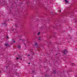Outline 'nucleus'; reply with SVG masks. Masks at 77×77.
<instances>
[{
  "label": "nucleus",
  "mask_w": 77,
  "mask_h": 77,
  "mask_svg": "<svg viewBox=\"0 0 77 77\" xmlns=\"http://www.w3.org/2000/svg\"><path fill=\"white\" fill-rule=\"evenodd\" d=\"M20 60H22V59H20Z\"/></svg>",
  "instance_id": "nucleus-18"
},
{
  "label": "nucleus",
  "mask_w": 77,
  "mask_h": 77,
  "mask_svg": "<svg viewBox=\"0 0 77 77\" xmlns=\"http://www.w3.org/2000/svg\"><path fill=\"white\" fill-rule=\"evenodd\" d=\"M30 63H29V64H30Z\"/></svg>",
  "instance_id": "nucleus-19"
},
{
  "label": "nucleus",
  "mask_w": 77,
  "mask_h": 77,
  "mask_svg": "<svg viewBox=\"0 0 77 77\" xmlns=\"http://www.w3.org/2000/svg\"><path fill=\"white\" fill-rule=\"evenodd\" d=\"M13 43H15V41L14 40V39H13V41H12Z\"/></svg>",
  "instance_id": "nucleus-5"
},
{
  "label": "nucleus",
  "mask_w": 77,
  "mask_h": 77,
  "mask_svg": "<svg viewBox=\"0 0 77 77\" xmlns=\"http://www.w3.org/2000/svg\"><path fill=\"white\" fill-rule=\"evenodd\" d=\"M72 65L74 66V63H72Z\"/></svg>",
  "instance_id": "nucleus-11"
},
{
  "label": "nucleus",
  "mask_w": 77,
  "mask_h": 77,
  "mask_svg": "<svg viewBox=\"0 0 77 77\" xmlns=\"http://www.w3.org/2000/svg\"><path fill=\"white\" fill-rule=\"evenodd\" d=\"M20 57H20V56L19 55V56L18 57H17V60H18L19 59H20Z\"/></svg>",
  "instance_id": "nucleus-2"
},
{
  "label": "nucleus",
  "mask_w": 77,
  "mask_h": 77,
  "mask_svg": "<svg viewBox=\"0 0 77 77\" xmlns=\"http://www.w3.org/2000/svg\"><path fill=\"white\" fill-rule=\"evenodd\" d=\"M41 37H39V41H40V40H41Z\"/></svg>",
  "instance_id": "nucleus-8"
},
{
  "label": "nucleus",
  "mask_w": 77,
  "mask_h": 77,
  "mask_svg": "<svg viewBox=\"0 0 77 77\" xmlns=\"http://www.w3.org/2000/svg\"><path fill=\"white\" fill-rule=\"evenodd\" d=\"M5 46H6V47H7L8 46V47H9V45H8V44H5Z\"/></svg>",
  "instance_id": "nucleus-4"
},
{
  "label": "nucleus",
  "mask_w": 77,
  "mask_h": 77,
  "mask_svg": "<svg viewBox=\"0 0 77 77\" xmlns=\"http://www.w3.org/2000/svg\"><path fill=\"white\" fill-rule=\"evenodd\" d=\"M47 77V75H45V77Z\"/></svg>",
  "instance_id": "nucleus-9"
},
{
  "label": "nucleus",
  "mask_w": 77,
  "mask_h": 77,
  "mask_svg": "<svg viewBox=\"0 0 77 77\" xmlns=\"http://www.w3.org/2000/svg\"><path fill=\"white\" fill-rule=\"evenodd\" d=\"M64 0L66 3H68V0Z\"/></svg>",
  "instance_id": "nucleus-6"
},
{
  "label": "nucleus",
  "mask_w": 77,
  "mask_h": 77,
  "mask_svg": "<svg viewBox=\"0 0 77 77\" xmlns=\"http://www.w3.org/2000/svg\"><path fill=\"white\" fill-rule=\"evenodd\" d=\"M38 35H39V33H38Z\"/></svg>",
  "instance_id": "nucleus-15"
},
{
  "label": "nucleus",
  "mask_w": 77,
  "mask_h": 77,
  "mask_svg": "<svg viewBox=\"0 0 77 77\" xmlns=\"http://www.w3.org/2000/svg\"><path fill=\"white\" fill-rule=\"evenodd\" d=\"M3 24H6V23L4 22V23Z\"/></svg>",
  "instance_id": "nucleus-10"
},
{
  "label": "nucleus",
  "mask_w": 77,
  "mask_h": 77,
  "mask_svg": "<svg viewBox=\"0 0 77 77\" xmlns=\"http://www.w3.org/2000/svg\"><path fill=\"white\" fill-rule=\"evenodd\" d=\"M37 44H38V43H35V46H36V45H37Z\"/></svg>",
  "instance_id": "nucleus-7"
},
{
  "label": "nucleus",
  "mask_w": 77,
  "mask_h": 77,
  "mask_svg": "<svg viewBox=\"0 0 77 77\" xmlns=\"http://www.w3.org/2000/svg\"><path fill=\"white\" fill-rule=\"evenodd\" d=\"M7 38L8 39H9V37H8V36H7Z\"/></svg>",
  "instance_id": "nucleus-12"
},
{
  "label": "nucleus",
  "mask_w": 77,
  "mask_h": 77,
  "mask_svg": "<svg viewBox=\"0 0 77 77\" xmlns=\"http://www.w3.org/2000/svg\"><path fill=\"white\" fill-rule=\"evenodd\" d=\"M39 33H40V32H39Z\"/></svg>",
  "instance_id": "nucleus-17"
},
{
  "label": "nucleus",
  "mask_w": 77,
  "mask_h": 77,
  "mask_svg": "<svg viewBox=\"0 0 77 77\" xmlns=\"http://www.w3.org/2000/svg\"><path fill=\"white\" fill-rule=\"evenodd\" d=\"M1 70H0V73H1Z\"/></svg>",
  "instance_id": "nucleus-14"
},
{
  "label": "nucleus",
  "mask_w": 77,
  "mask_h": 77,
  "mask_svg": "<svg viewBox=\"0 0 77 77\" xmlns=\"http://www.w3.org/2000/svg\"><path fill=\"white\" fill-rule=\"evenodd\" d=\"M31 52H32V51H32V50L31 51Z\"/></svg>",
  "instance_id": "nucleus-16"
},
{
  "label": "nucleus",
  "mask_w": 77,
  "mask_h": 77,
  "mask_svg": "<svg viewBox=\"0 0 77 77\" xmlns=\"http://www.w3.org/2000/svg\"><path fill=\"white\" fill-rule=\"evenodd\" d=\"M63 53L64 54H66L67 53H68V51H67V50H64L63 51Z\"/></svg>",
  "instance_id": "nucleus-1"
},
{
  "label": "nucleus",
  "mask_w": 77,
  "mask_h": 77,
  "mask_svg": "<svg viewBox=\"0 0 77 77\" xmlns=\"http://www.w3.org/2000/svg\"><path fill=\"white\" fill-rule=\"evenodd\" d=\"M28 56H30V55H28Z\"/></svg>",
  "instance_id": "nucleus-13"
},
{
  "label": "nucleus",
  "mask_w": 77,
  "mask_h": 77,
  "mask_svg": "<svg viewBox=\"0 0 77 77\" xmlns=\"http://www.w3.org/2000/svg\"><path fill=\"white\" fill-rule=\"evenodd\" d=\"M17 48H18V49H21V46L20 45H18L17 46Z\"/></svg>",
  "instance_id": "nucleus-3"
}]
</instances>
